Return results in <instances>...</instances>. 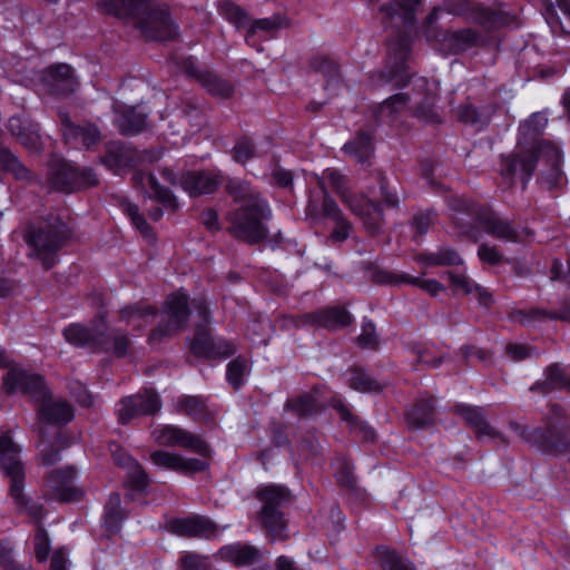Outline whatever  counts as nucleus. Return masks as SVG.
<instances>
[{
	"mask_svg": "<svg viewBox=\"0 0 570 570\" xmlns=\"http://www.w3.org/2000/svg\"><path fill=\"white\" fill-rule=\"evenodd\" d=\"M225 189L237 205L225 216L228 223L227 233L247 244L265 240L268 230L264 220L269 219L272 213L261 194L249 184L236 179L228 180Z\"/></svg>",
	"mask_w": 570,
	"mask_h": 570,
	"instance_id": "nucleus-1",
	"label": "nucleus"
},
{
	"mask_svg": "<svg viewBox=\"0 0 570 570\" xmlns=\"http://www.w3.org/2000/svg\"><path fill=\"white\" fill-rule=\"evenodd\" d=\"M1 472L9 481V495L17 509L26 513L36 524L33 534L35 557L38 563H45L51 551V539L42 522L46 518L43 504L32 501L23 493L26 484L24 465H0Z\"/></svg>",
	"mask_w": 570,
	"mask_h": 570,
	"instance_id": "nucleus-2",
	"label": "nucleus"
},
{
	"mask_svg": "<svg viewBox=\"0 0 570 570\" xmlns=\"http://www.w3.org/2000/svg\"><path fill=\"white\" fill-rule=\"evenodd\" d=\"M563 409L551 404L544 428H530L515 421H510L509 426L530 446L558 456L570 452V422H563Z\"/></svg>",
	"mask_w": 570,
	"mask_h": 570,
	"instance_id": "nucleus-3",
	"label": "nucleus"
},
{
	"mask_svg": "<svg viewBox=\"0 0 570 570\" xmlns=\"http://www.w3.org/2000/svg\"><path fill=\"white\" fill-rule=\"evenodd\" d=\"M449 206L455 213L453 217L454 223L461 228H463L464 225L460 223L459 214H468L475 219L478 225L487 234L499 240L522 243L531 239L534 234L533 230L527 227L519 230L512 220L505 219L490 207L478 204L465 197H451L449 199Z\"/></svg>",
	"mask_w": 570,
	"mask_h": 570,
	"instance_id": "nucleus-4",
	"label": "nucleus"
},
{
	"mask_svg": "<svg viewBox=\"0 0 570 570\" xmlns=\"http://www.w3.org/2000/svg\"><path fill=\"white\" fill-rule=\"evenodd\" d=\"M70 237V228L56 215H49L38 225L29 224L23 235L32 248L29 256L38 258L46 271L56 265L58 252Z\"/></svg>",
	"mask_w": 570,
	"mask_h": 570,
	"instance_id": "nucleus-5",
	"label": "nucleus"
},
{
	"mask_svg": "<svg viewBox=\"0 0 570 570\" xmlns=\"http://www.w3.org/2000/svg\"><path fill=\"white\" fill-rule=\"evenodd\" d=\"M256 499L262 502L257 519L269 542H284L289 538L288 520L283 511L292 502L286 485L267 484L257 488Z\"/></svg>",
	"mask_w": 570,
	"mask_h": 570,
	"instance_id": "nucleus-6",
	"label": "nucleus"
},
{
	"mask_svg": "<svg viewBox=\"0 0 570 570\" xmlns=\"http://www.w3.org/2000/svg\"><path fill=\"white\" fill-rule=\"evenodd\" d=\"M98 184L99 178L92 168L79 169L58 157L49 161L47 185L51 190L69 194Z\"/></svg>",
	"mask_w": 570,
	"mask_h": 570,
	"instance_id": "nucleus-7",
	"label": "nucleus"
},
{
	"mask_svg": "<svg viewBox=\"0 0 570 570\" xmlns=\"http://www.w3.org/2000/svg\"><path fill=\"white\" fill-rule=\"evenodd\" d=\"M318 187L323 193L322 202L317 203L311 195L306 207V215L313 220L330 218L336 227L330 234L328 239L333 243H343L350 237L353 224L345 217L336 202L330 196L322 179L318 181Z\"/></svg>",
	"mask_w": 570,
	"mask_h": 570,
	"instance_id": "nucleus-8",
	"label": "nucleus"
},
{
	"mask_svg": "<svg viewBox=\"0 0 570 570\" xmlns=\"http://www.w3.org/2000/svg\"><path fill=\"white\" fill-rule=\"evenodd\" d=\"M76 465H65L49 471L43 478V498L59 503H77L83 498V491L73 485Z\"/></svg>",
	"mask_w": 570,
	"mask_h": 570,
	"instance_id": "nucleus-9",
	"label": "nucleus"
},
{
	"mask_svg": "<svg viewBox=\"0 0 570 570\" xmlns=\"http://www.w3.org/2000/svg\"><path fill=\"white\" fill-rule=\"evenodd\" d=\"M131 26L140 31L146 40L167 41L174 40L178 36V28L173 21L168 8H150L147 4V8L140 12Z\"/></svg>",
	"mask_w": 570,
	"mask_h": 570,
	"instance_id": "nucleus-10",
	"label": "nucleus"
},
{
	"mask_svg": "<svg viewBox=\"0 0 570 570\" xmlns=\"http://www.w3.org/2000/svg\"><path fill=\"white\" fill-rule=\"evenodd\" d=\"M188 317L187 296L179 293L169 295L164 306V317L148 336L149 343H160L164 338L177 334L185 328Z\"/></svg>",
	"mask_w": 570,
	"mask_h": 570,
	"instance_id": "nucleus-11",
	"label": "nucleus"
},
{
	"mask_svg": "<svg viewBox=\"0 0 570 570\" xmlns=\"http://www.w3.org/2000/svg\"><path fill=\"white\" fill-rule=\"evenodd\" d=\"M411 40L404 32L395 33L387 42V63L385 70L380 73L383 82L395 81L397 88L409 83L411 76L407 73V57Z\"/></svg>",
	"mask_w": 570,
	"mask_h": 570,
	"instance_id": "nucleus-12",
	"label": "nucleus"
},
{
	"mask_svg": "<svg viewBox=\"0 0 570 570\" xmlns=\"http://www.w3.org/2000/svg\"><path fill=\"white\" fill-rule=\"evenodd\" d=\"M194 306L204 324L196 325L191 352L204 357H225L234 354L235 346L232 343L226 341L214 342L209 336L206 328V324L209 323V311L206 302L203 299L195 301Z\"/></svg>",
	"mask_w": 570,
	"mask_h": 570,
	"instance_id": "nucleus-13",
	"label": "nucleus"
},
{
	"mask_svg": "<svg viewBox=\"0 0 570 570\" xmlns=\"http://www.w3.org/2000/svg\"><path fill=\"white\" fill-rule=\"evenodd\" d=\"M561 159V150L553 142L539 141L538 183L549 190L561 188L566 184Z\"/></svg>",
	"mask_w": 570,
	"mask_h": 570,
	"instance_id": "nucleus-14",
	"label": "nucleus"
},
{
	"mask_svg": "<svg viewBox=\"0 0 570 570\" xmlns=\"http://www.w3.org/2000/svg\"><path fill=\"white\" fill-rule=\"evenodd\" d=\"M538 154L539 142L531 144L530 146L518 142L513 153L502 157L501 174L511 179L519 175L522 180V186L525 188L537 168Z\"/></svg>",
	"mask_w": 570,
	"mask_h": 570,
	"instance_id": "nucleus-15",
	"label": "nucleus"
},
{
	"mask_svg": "<svg viewBox=\"0 0 570 570\" xmlns=\"http://www.w3.org/2000/svg\"><path fill=\"white\" fill-rule=\"evenodd\" d=\"M2 389L7 394L19 391L36 403L49 396L50 392L42 375L20 367H12L3 376Z\"/></svg>",
	"mask_w": 570,
	"mask_h": 570,
	"instance_id": "nucleus-16",
	"label": "nucleus"
},
{
	"mask_svg": "<svg viewBox=\"0 0 570 570\" xmlns=\"http://www.w3.org/2000/svg\"><path fill=\"white\" fill-rule=\"evenodd\" d=\"M155 442L164 446L189 449L205 459H210L209 445L199 436L175 425H165L153 432Z\"/></svg>",
	"mask_w": 570,
	"mask_h": 570,
	"instance_id": "nucleus-17",
	"label": "nucleus"
},
{
	"mask_svg": "<svg viewBox=\"0 0 570 570\" xmlns=\"http://www.w3.org/2000/svg\"><path fill=\"white\" fill-rule=\"evenodd\" d=\"M166 529L183 538L209 540L218 534V525L210 518L202 514L174 517L166 522Z\"/></svg>",
	"mask_w": 570,
	"mask_h": 570,
	"instance_id": "nucleus-18",
	"label": "nucleus"
},
{
	"mask_svg": "<svg viewBox=\"0 0 570 570\" xmlns=\"http://www.w3.org/2000/svg\"><path fill=\"white\" fill-rule=\"evenodd\" d=\"M161 407V401L157 392L146 389L142 393L126 396L120 400L118 421L128 424L131 420L141 415H155Z\"/></svg>",
	"mask_w": 570,
	"mask_h": 570,
	"instance_id": "nucleus-19",
	"label": "nucleus"
},
{
	"mask_svg": "<svg viewBox=\"0 0 570 570\" xmlns=\"http://www.w3.org/2000/svg\"><path fill=\"white\" fill-rule=\"evenodd\" d=\"M58 116L61 122V136L65 144L81 145L86 149H90L100 142L101 132L95 124L90 121L77 124L71 119L68 111L61 109L58 111Z\"/></svg>",
	"mask_w": 570,
	"mask_h": 570,
	"instance_id": "nucleus-20",
	"label": "nucleus"
},
{
	"mask_svg": "<svg viewBox=\"0 0 570 570\" xmlns=\"http://www.w3.org/2000/svg\"><path fill=\"white\" fill-rule=\"evenodd\" d=\"M356 216L365 232L370 236H377L382 232L385 216L382 204L372 200L367 195L361 193L346 206Z\"/></svg>",
	"mask_w": 570,
	"mask_h": 570,
	"instance_id": "nucleus-21",
	"label": "nucleus"
},
{
	"mask_svg": "<svg viewBox=\"0 0 570 570\" xmlns=\"http://www.w3.org/2000/svg\"><path fill=\"white\" fill-rule=\"evenodd\" d=\"M47 90L57 97H67L75 92L78 81L72 68L67 63H58L48 67L41 77Z\"/></svg>",
	"mask_w": 570,
	"mask_h": 570,
	"instance_id": "nucleus-22",
	"label": "nucleus"
},
{
	"mask_svg": "<svg viewBox=\"0 0 570 570\" xmlns=\"http://www.w3.org/2000/svg\"><path fill=\"white\" fill-rule=\"evenodd\" d=\"M299 322L335 331L351 325L353 317L344 307L331 306L312 313H306L299 317Z\"/></svg>",
	"mask_w": 570,
	"mask_h": 570,
	"instance_id": "nucleus-23",
	"label": "nucleus"
},
{
	"mask_svg": "<svg viewBox=\"0 0 570 570\" xmlns=\"http://www.w3.org/2000/svg\"><path fill=\"white\" fill-rule=\"evenodd\" d=\"M354 468L355 465H340L335 472V479L353 508H365L370 504V495L364 488L358 485Z\"/></svg>",
	"mask_w": 570,
	"mask_h": 570,
	"instance_id": "nucleus-24",
	"label": "nucleus"
},
{
	"mask_svg": "<svg viewBox=\"0 0 570 570\" xmlns=\"http://www.w3.org/2000/svg\"><path fill=\"white\" fill-rule=\"evenodd\" d=\"M115 124L122 136L137 135L147 129V115L138 107L116 101L112 105Z\"/></svg>",
	"mask_w": 570,
	"mask_h": 570,
	"instance_id": "nucleus-25",
	"label": "nucleus"
},
{
	"mask_svg": "<svg viewBox=\"0 0 570 570\" xmlns=\"http://www.w3.org/2000/svg\"><path fill=\"white\" fill-rule=\"evenodd\" d=\"M454 412L461 415L464 422L474 430L478 439L489 436L491 439H499L503 445L509 444L508 439L489 424L481 407L459 404L455 406Z\"/></svg>",
	"mask_w": 570,
	"mask_h": 570,
	"instance_id": "nucleus-26",
	"label": "nucleus"
},
{
	"mask_svg": "<svg viewBox=\"0 0 570 570\" xmlns=\"http://www.w3.org/2000/svg\"><path fill=\"white\" fill-rule=\"evenodd\" d=\"M140 157L138 151L122 141H109L105 145V154L100 161L109 169L125 168L136 165Z\"/></svg>",
	"mask_w": 570,
	"mask_h": 570,
	"instance_id": "nucleus-27",
	"label": "nucleus"
},
{
	"mask_svg": "<svg viewBox=\"0 0 570 570\" xmlns=\"http://www.w3.org/2000/svg\"><path fill=\"white\" fill-rule=\"evenodd\" d=\"M38 403V416L42 422L65 425L73 419L71 404L65 400H52L50 392L49 396L43 397Z\"/></svg>",
	"mask_w": 570,
	"mask_h": 570,
	"instance_id": "nucleus-28",
	"label": "nucleus"
},
{
	"mask_svg": "<svg viewBox=\"0 0 570 570\" xmlns=\"http://www.w3.org/2000/svg\"><path fill=\"white\" fill-rule=\"evenodd\" d=\"M10 134L26 148L39 150L41 148V136L38 124L31 119L20 116H12L8 121Z\"/></svg>",
	"mask_w": 570,
	"mask_h": 570,
	"instance_id": "nucleus-29",
	"label": "nucleus"
},
{
	"mask_svg": "<svg viewBox=\"0 0 570 570\" xmlns=\"http://www.w3.org/2000/svg\"><path fill=\"white\" fill-rule=\"evenodd\" d=\"M104 326L87 327L81 324H71L63 330L66 341L78 347H89L95 352H99V345H104L105 341L101 336Z\"/></svg>",
	"mask_w": 570,
	"mask_h": 570,
	"instance_id": "nucleus-30",
	"label": "nucleus"
},
{
	"mask_svg": "<svg viewBox=\"0 0 570 570\" xmlns=\"http://www.w3.org/2000/svg\"><path fill=\"white\" fill-rule=\"evenodd\" d=\"M217 557L225 561L230 562L235 567H247L256 563L259 560V550L248 543L234 542L220 547L217 551Z\"/></svg>",
	"mask_w": 570,
	"mask_h": 570,
	"instance_id": "nucleus-31",
	"label": "nucleus"
},
{
	"mask_svg": "<svg viewBox=\"0 0 570 570\" xmlns=\"http://www.w3.org/2000/svg\"><path fill=\"white\" fill-rule=\"evenodd\" d=\"M150 1L151 0H101L99 8L105 13L132 24Z\"/></svg>",
	"mask_w": 570,
	"mask_h": 570,
	"instance_id": "nucleus-32",
	"label": "nucleus"
},
{
	"mask_svg": "<svg viewBox=\"0 0 570 570\" xmlns=\"http://www.w3.org/2000/svg\"><path fill=\"white\" fill-rule=\"evenodd\" d=\"M128 518V512L121 507V495L119 492H111L104 507L102 527L109 537L118 534L122 529V523Z\"/></svg>",
	"mask_w": 570,
	"mask_h": 570,
	"instance_id": "nucleus-33",
	"label": "nucleus"
},
{
	"mask_svg": "<svg viewBox=\"0 0 570 570\" xmlns=\"http://www.w3.org/2000/svg\"><path fill=\"white\" fill-rule=\"evenodd\" d=\"M543 380L535 382L530 391L549 394L557 390L570 392V377L559 363L550 364L543 372Z\"/></svg>",
	"mask_w": 570,
	"mask_h": 570,
	"instance_id": "nucleus-34",
	"label": "nucleus"
},
{
	"mask_svg": "<svg viewBox=\"0 0 570 570\" xmlns=\"http://www.w3.org/2000/svg\"><path fill=\"white\" fill-rule=\"evenodd\" d=\"M186 70L194 76L199 83L213 96L220 99H228L234 94V87L226 80L207 70H199L194 65L187 66Z\"/></svg>",
	"mask_w": 570,
	"mask_h": 570,
	"instance_id": "nucleus-35",
	"label": "nucleus"
},
{
	"mask_svg": "<svg viewBox=\"0 0 570 570\" xmlns=\"http://www.w3.org/2000/svg\"><path fill=\"white\" fill-rule=\"evenodd\" d=\"M180 184L190 196H198L214 193L219 181L213 174L206 171H189L183 175Z\"/></svg>",
	"mask_w": 570,
	"mask_h": 570,
	"instance_id": "nucleus-36",
	"label": "nucleus"
},
{
	"mask_svg": "<svg viewBox=\"0 0 570 570\" xmlns=\"http://www.w3.org/2000/svg\"><path fill=\"white\" fill-rule=\"evenodd\" d=\"M371 278L374 283L377 284H397L401 282L416 284L432 296H436L439 292L444 291V286L435 279H426L421 282L417 278H411L407 275H396L379 268L373 269Z\"/></svg>",
	"mask_w": 570,
	"mask_h": 570,
	"instance_id": "nucleus-37",
	"label": "nucleus"
},
{
	"mask_svg": "<svg viewBox=\"0 0 570 570\" xmlns=\"http://www.w3.org/2000/svg\"><path fill=\"white\" fill-rule=\"evenodd\" d=\"M135 469L130 470L122 482L125 493V501L131 503L136 497L146 495L149 493L151 483L149 474L142 469L144 465H134Z\"/></svg>",
	"mask_w": 570,
	"mask_h": 570,
	"instance_id": "nucleus-38",
	"label": "nucleus"
},
{
	"mask_svg": "<svg viewBox=\"0 0 570 570\" xmlns=\"http://www.w3.org/2000/svg\"><path fill=\"white\" fill-rule=\"evenodd\" d=\"M176 411L185 413L194 421L209 423L214 420V413L209 410L206 401L200 396H180L176 402Z\"/></svg>",
	"mask_w": 570,
	"mask_h": 570,
	"instance_id": "nucleus-39",
	"label": "nucleus"
},
{
	"mask_svg": "<svg viewBox=\"0 0 570 570\" xmlns=\"http://www.w3.org/2000/svg\"><path fill=\"white\" fill-rule=\"evenodd\" d=\"M320 389L313 387L308 392L291 397L285 403V410L291 411L299 417L313 415L320 410Z\"/></svg>",
	"mask_w": 570,
	"mask_h": 570,
	"instance_id": "nucleus-40",
	"label": "nucleus"
},
{
	"mask_svg": "<svg viewBox=\"0 0 570 570\" xmlns=\"http://www.w3.org/2000/svg\"><path fill=\"white\" fill-rule=\"evenodd\" d=\"M414 89L424 94L422 100L417 104L414 109L415 117L429 124L441 122V117L434 108L435 97L432 92L428 91V81L424 78H420L415 81Z\"/></svg>",
	"mask_w": 570,
	"mask_h": 570,
	"instance_id": "nucleus-41",
	"label": "nucleus"
},
{
	"mask_svg": "<svg viewBox=\"0 0 570 570\" xmlns=\"http://www.w3.org/2000/svg\"><path fill=\"white\" fill-rule=\"evenodd\" d=\"M373 556L382 570H416L412 561L387 546H376L373 550Z\"/></svg>",
	"mask_w": 570,
	"mask_h": 570,
	"instance_id": "nucleus-42",
	"label": "nucleus"
},
{
	"mask_svg": "<svg viewBox=\"0 0 570 570\" xmlns=\"http://www.w3.org/2000/svg\"><path fill=\"white\" fill-rule=\"evenodd\" d=\"M101 336L104 337L105 344L99 345V351L111 353L116 357L127 355L131 343L125 332L117 328L108 330L104 326Z\"/></svg>",
	"mask_w": 570,
	"mask_h": 570,
	"instance_id": "nucleus-43",
	"label": "nucleus"
},
{
	"mask_svg": "<svg viewBox=\"0 0 570 570\" xmlns=\"http://www.w3.org/2000/svg\"><path fill=\"white\" fill-rule=\"evenodd\" d=\"M120 318L126 321L127 324H134V327L141 330L148 322V318H154L157 314V308L146 302H138L125 306L119 311Z\"/></svg>",
	"mask_w": 570,
	"mask_h": 570,
	"instance_id": "nucleus-44",
	"label": "nucleus"
},
{
	"mask_svg": "<svg viewBox=\"0 0 570 570\" xmlns=\"http://www.w3.org/2000/svg\"><path fill=\"white\" fill-rule=\"evenodd\" d=\"M434 399L420 400L406 413L407 424L411 429H423L434 422Z\"/></svg>",
	"mask_w": 570,
	"mask_h": 570,
	"instance_id": "nucleus-45",
	"label": "nucleus"
},
{
	"mask_svg": "<svg viewBox=\"0 0 570 570\" xmlns=\"http://www.w3.org/2000/svg\"><path fill=\"white\" fill-rule=\"evenodd\" d=\"M547 124L548 119L543 114H532L525 121L520 125V137L518 142H523L524 145L530 146L531 144L543 141L542 139H537V137L542 134Z\"/></svg>",
	"mask_w": 570,
	"mask_h": 570,
	"instance_id": "nucleus-46",
	"label": "nucleus"
},
{
	"mask_svg": "<svg viewBox=\"0 0 570 570\" xmlns=\"http://www.w3.org/2000/svg\"><path fill=\"white\" fill-rule=\"evenodd\" d=\"M317 183L320 179L323 180V184L325 185V179H327L333 188V190L336 193V195L340 197L341 202L347 206L348 202H352L354 198L357 197L358 194H353L350 191L348 187V178L341 171L334 168H327L324 170L322 176H317Z\"/></svg>",
	"mask_w": 570,
	"mask_h": 570,
	"instance_id": "nucleus-47",
	"label": "nucleus"
},
{
	"mask_svg": "<svg viewBox=\"0 0 570 570\" xmlns=\"http://www.w3.org/2000/svg\"><path fill=\"white\" fill-rule=\"evenodd\" d=\"M343 149L346 154L355 157L357 163L366 164L374 153L372 136L364 130H360L352 141L344 145Z\"/></svg>",
	"mask_w": 570,
	"mask_h": 570,
	"instance_id": "nucleus-48",
	"label": "nucleus"
},
{
	"mask_svg": "<svg viewBox=\"0 0 570 570\" xmlns=\"http://www.w3.org/2000/svg\"><path fill=\"white\" fill-rule=\"evenodd\" d=\"M470 21L483 27L485 30H494L505 24L508 19L501 10L476 4Z\"/></svg>",
	"mask_w": 570,
	"mask_h": 570,
	"instance_id": "nucleus-49",
	"label": "nucleus"
},
{
	"mask_svg": "<svg viewBox=\"0 0 570 570\" xmlns=\"http://www.w3.org/2000/svg\"><path fill=\"white\" fill-rule=\"evenodd\" d=\"M411 101V97L406 92H399L381 102L374 110L375 119L389 117L391 119L401 111H403Z\"/></svg>",
	"mask_w": 570,
	"mask_h": 570,
	"instance_id": "nucleus-50",
	"label": "nucleus"
},
{
	"mask_svg": "<svg viewBox=\"0 0 570 570\" xmlns=\"http://www.w3.org/2000/svg\"><path fill=\"white\" fill-rule=\"evenodd\" d=\"M480 35L478 31L466 28L454 32H446L443 40L450 42L451 48L455 51H464L479 42Z\"/></svg>",
	"mask_w": 570,
	"mask_h": 570,
	"instance_id": "nucleus-51",
	"label": "nucleus"
},
{
	"mask_svg": "<svg viewBox=\"0 0 570 570\" xmlns=\"http://www.w3.org/2000/svg\"><path fill=\"white\" fill-rule=\"evenodd\" d=\"M390 4L381 7V11L389 16L396 13L402 14L403 22L405 24H412L414 22V11L422 0H391Z\"/></svg>",
	"mask_w": 570,
	"mask_h": 570,
	"instance_id": "nucleus-52",
	"label": "nucleus"
},
{
	"mask_svg": "<svg viewBox=\"0 0 570 570\" xmlns=\"http://www.w3.org/2000/svg\"><path fill=\"white\" fill-rule=\"evenodd\" d=\"M350 386L358 392H381L383 386L362 367L351 368Z\"/></svg>",
	"mask_w": 570,
	"mask_h": 570,
	"instance_id": "nucleus-53",
	"label": "nucleus"
},
{
	"mask_svg": "<svg viewBox=\"0 0 570 570\" xmlns=\"http://www.w3.org/2000/svg\"><path fill=\"white\" fill-rule=\"evenodd\" d=\"M420 262H424L430 266H451L462 264L460 255L452 248H440L435 253L421 254Z\"/></svg>",
	"mask_w": 570,
	"mask_h": 570,
	"instance_id": "nucleus-54",
	"label": "nucleus"
},
{
	"mask_svg": "<svg viewBox=\"0 0 570 570\" xmlns=\"http://www.w3.org/2000/svg\"><path fill=\"white\" fill-rule=\"evenodd\" d=\"M312 70L322 73L327 80L336 79L340 76L338 63L328 55H316L311 59Z\"/></svg>",
	"mask_w": 570,
	"mask_h": 570,
	"instance_id": "nucleus-55",
	"label": "nucleus"
},
{
	"mask_svg": "<svg viewBox=\"0 0 570 570\" xmlns=\"http://www.w3.org/2000/svg\"><path fill=\"white\" fill-rule=\"evenodd\" d=\"M456 117L461 122L470 125H484L489 122L491 112L479 110L471 104H464L458 107Z\"/></svg>",
	"mask_w": 570,
	"mask_h": 570,
	"instance_id": "nucleus-56",
	"label": "nucleus"
},
{
	"mask_svg": "<svg viewBox=\"0 0 570 570\" xmlns=\"http://www.w3.org/2000/svg\"><path fill=\"white\" fill-rule=\"evenodd\" d=\"M20 452L21 448L12 440L8 432L0 435L1 463H21Z\"/></svg>",
	"mask_w": 570,
	"mask_h": 570,
	"instance_id": "nucleus-57",
	"label": "nucleus"
},
{
	"mask_svg": "<svg viewBox=\"0 0 570 570\" xmlns=\"http://www.w3.org/2000/svg\"><path fill=\"white\" fill-rule=\"evenodd\" d=\"M284 26H286V19L279 14H274L269 18L257 19L253 21V23L250 24V28L248 29L247 32V38L253 36L257 30H263L272 33Z\"/></svg>",
	"mask_w": 570,
	"mask_h": 570,
	"instance_id": "nucleus-58",
	"label": "nucleus"
},
{
	"mask_svg": "<svg viewBox=\"0 0 570 570\" xmlns=\"http://www.w3.org/2000/svg\"><path fill=\"white\" fill-rule=\"evenodd\" d=\"M124 209L126 214L130 217L132 224L136 226V228L149 240H155V235L153 234V230L148 223L145 220V218L139 214L138 207L131 203H125Z\"/></svg>",
	"mask_w": 570,
	"mask_h": 570,
	"instance_id": "nucleus-59",
	"label": "nucleus"
},
{
	"mask_svg": "<svg viewBox=\"0 0 570 570\" xmlns=\"http://www.w3.org/2000/svg\"><path fill=\"white\" fill-rule=\"evenodd\" d=\"M219 11L229 22L234 23L236 27L244 26L248 20L245 10L232 1L222 2L219 6Z\"/></svg>",
	"mask_w": 570,
	"mask_h": 570,
	"instance_id": "nucleus-60",
	"label": "nucleus"
},
{
	"mask_svg": "<svg viewBox=\"0 0 570 570\" xmlns=\"http://www.w3.org/2000/svg\"><path fill=\"white\" fill-rule=\"evenodd\" d=\"M550 311L542 308H530L529 311L515 309L511 312L510 317L522 325H529L535 321L550 320Z\"/></svg>",
	"mask_w": 570,
	"mask_h": 570,
	"instance_id": "nucleus-61",
	"label": "nucleus"
},
{
	"mask_svg": "<svg viewBox=\"0 0 570 570\" xmlns=\"http://www.w3.org/2000/svg\"><path fill=\"white\" fill-rule=\"evenodd\" d=\"M376 178L380 183V190L382 195V205L384 204L390 208H397L400 205V198L397 193L390 187L389 180L383 171H376Z\"/></svg>",
	"mask_w": 570,
	"mask_h": 570,
	"instance_id": "nucleus-62",
	"label": "nucleus"
},
{
	"mask_svg": "<svg viewBox=\"0 0 570 570\" xmlns=\"http://www.w3.org/2000/svg\"><path fill=\"white\" fill-rule=\"evenodd\" d=\"M147 178L150 188L155 193L156 199L173 210H176L178 208V203L171 191L168 188L160 186L153 175L149 174Z\"/></svg>",
	"mask_w": 570,
	"mask_h": 570,
	"instance_id": "nucleus-63",
	"label": "nucleus"
},
{
	"mask_svg": "<svg viewBox=\"0 0 570 570\" xmlns=\"http://www.w3.org/2000/svg\"><path fill=\"white\" fill-rule=\"evenodd\" d=\"M180 570H210L207 557L196 552H186L179 558Z\"/></svg>",
	"mask_w": 570,
	"mask_h": 570,
	"instance_id": "nucleus-64",
	"label": "nucleus"
}]
</instances>
